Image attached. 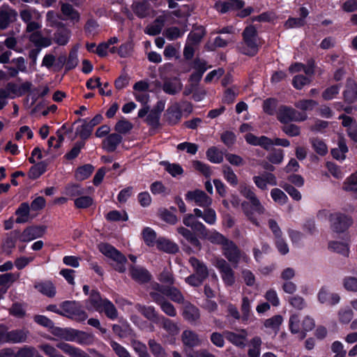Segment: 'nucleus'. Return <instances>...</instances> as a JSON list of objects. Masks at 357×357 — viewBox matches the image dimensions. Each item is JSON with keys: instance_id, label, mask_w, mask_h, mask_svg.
Returning a JSON list of instances; mask_svg holds the SVG:
<instances>
[{"instance_id": "f257e3e1", "label": "nucleus", "mask_w": 357, "mask_h": 357, "mask_svg": "<svg viewBox=\"0 0 357 357\" xmlns=\"http://www.w3.org/2000/svg\"><path fill=\"white\" fill-rule=\"evenodd\" d=\"M238 190L241 195L250 201V202L243 201L241 203V209L243 213L253 225L259 226V222L254 213L256 212L259 215H261L264 213L265 208L256 196L253 187L243 183L240 185Z\"/></svg>"}, {"instance_id": "f03ea898", "label": "nucleus", "mask_w": 357, "mask_h": 357, "mask_svg": "<svg viewBox=\"0 0 357 357\" xmlns=\"http://www.w3.org/2000/svg\"><path fill=\"white\" fill-rule=\"evenodd\" d=\"M243 41L245 47H240V52L250 57L256 56L259 50L257 43L258 31L254 25L245 26L242 32Z\"/></svg>"}, {"instance_id": "7ed1b4c3", "label": "nucleus", "mask_w": 357, "mask_h": 357, "mask_svg": "<svg viewBox=\"0 0 357 357\" xmlns=\"http://www.w3.org/2000/svg\"><path fill=\"white\" fill-rule=\"evenodd\" d=\"M100 252L105 257L112 259L116 261L114 269L120 273H123L126 271V264L128 262L126 256L122 254L116 248L109 243H102L99 245Z\"/></svg>"}, {"instance_id": "20e7f679", "label": "nucleus", "mask_w": 357, "mask_h": 357, "mask_svg": "<svg viewBox=\"0 0 357 357\" xmlns=\"http://www.w3.org/2000/svg\"><path fill=\"white\" fill-rule=\"evenodd\" d=\"M276 117L281 123L287 124L292 121H304L307 116L290 106L281 105L276 112Z\"/></svg>"}, {"instance_id": "39448f33", "label": "nucleus", "mask_w": 357, "mask_h": 357, "mask_svg": "<svg viewBox=\"0 0 357 357\" xmlns=\"http://www.w3.org/2000/svg\"><path fill=\"white\" fill-rule=\"evenodd\" d=\"M176 231L178 234L183 238V239L181 240V243L183 246V250L186 253L190 254L193 252L192 248L189 245H190L196 250H201L202 243L195 232L182 226L178 227Z\"/></svg>"}, {"instance_id": "423d86ee", "label": "nucleus", "mask_w": 357, "mask_h": 357, "mask_svg": "<svg viewBox=\"0 0 357 357\" xmlns=\"http://www.w3.org/2000/svg\"><path fill=\"white\" fill-rule=\"evenodd\" d=\"M328 220L331 229L337 234L346 231L353 223L350 216L340 212L330 213Z\"/></svg>"}, {"instance_id": "0eeeda50", "label": "nucleus", "mask_w": 357, "mask_h": 357, "mask_svg": "<svg viewBox=\"0 0 357 357\" xmlns=\"http://www.w3.org/2000/svg\"><path fill=\"white\" fill-rule=\"evenodd\" d=\"M191 67L188 68H183V73H188L191 68L194 69V72L189 77V82H192V86L199 84L201 81L203 75L207 70V62L204 59L196 57L190 63Z\"/></svg>"}, {"instance_id": "6e6552de", "label": "nucleus", "mask_w": 357, "mask_h": 357, "mask_svg": "<svg viewBox=\"0 0 357 357\" xmlns=\"http://www.w3.org/2000/svg\"><path fill=\"white\" fill-rule=\"evenodd\" d=\"M215 267L218 269L222 280L227 287H232L235 283V273L230 264L224 259L216 260Z\"/></svg>"}, {"instance_id": "1a4fd4ad", "label": "nucleus", "mask_w": 357, "mask_h": 357, "mask_svg": "<svg viewBox=\"0 0 357 357\" xmlns=\"http://www.w3.org/2000/svg\"><path fill=\"white\" fill-rule=\"evenodd\" d=\"M222 252L228 261L233 265L234 268L238 267L241 261V250L233 241L230 240L222 248Z\"/></svg>"}, {"instance_id": "9d476101", "label": "nucleus", "mask_w": 357, "mask_h": 357, "mask_svg": "<svg viewBox=\"0 0 357 357\" xmlns=\"http://www.w3.org/2000/svg\"><path fill=\"white\" fill-rule=\"evenodd\" d=\"M185 199L188 202L194 201L197 206L200 207H208L212 204V199L206 193L201 190L188 191L185 194Z\"/></svg>"}, {"instance_id": "9b49d317", "label": "nucleus", "mask_w": 357, "mask_h": 357, "mask_svg": "<svg viewBox=\"0 0 357 357\" xmlns=\"http://www.w3.org/2000/svg\"><path fill=\"white\" fill-rule=\"evenodd\" d=\"M245 4V2L243 0H219L215 3L214 8L219 13L225 14L229 11L239 10L244 7Z\"/></svg>"}, {"instance_id": "f8f14e48", "label": "nucleus", "mask_w": 357, "mask_h": 357, "mask_svg": "<svg viewBox=\"0 0 357 357\" xmlns=\"http://www.w3.org/2000/svg\"><path fill=\"white\" fill-rule=\"evenodd\" d=\"M129 272L131 278L139 284H146L152 279L150 272L142 266L130 265Z\"/></svg>"}, {"instance_id": "ddd939ff", "label": "nucleus", "mask_w": 357, "mask_h": 357, "mask_svg": "<svg viewBox=\"0 0 357 357\" xmlns=\"http://www.w3.org/2000/svg\"><path fill=\"white\" fill-rule=\"evenodd\" d=\"M248 334L245 329H241L240 333H236L230 331H225V336L227 340L234 346L243 349L246 346Z\"/></svg>"}, {"instance_id": "4468645a", "label": "nucleus", "mask_w": 357, "mask_h": 357, "mask_svg": "<svg viewBox=\"0 0 357 357\" xmlns=\"http://www.w3.org/2000/svg\"><path fill=\"white\" fill-rule=\"evenodd\" d=\"M245 142L252 146H259L265 150H269L273 145V139L262 135L257 137L251 132H248L245 135Z\"/></svg>"}, {"instance_id": "2eb2a0df", "label": "nucleus", "mask_w": 357, "mask_h": 357, "mask_svg": "<svg viewBox=\"0 0 357 357\" xmlns=\"http://www.w3.org/2000/svg\"><path fill=\"white\" fill-rule=\"evenodd\" d=\"M317 298L321 304L335 305L340 301V296L336 293H330L326 287H321L319 289Z\"/></svg>"}, {"instance_id": "dca6fc26", "label": "nucleus", "mask_w": 357, "mask_h": 357, "mask_svg": "<svg viewBox=\"0 0 357 357\" xmlns=\"http://www.w3.org/2000/svg\"><path fill=\"white\" fill-rule=\"evenodd\" d=\"M45 231V229L40 226H29L24 231L20 232V241L29 242L37 238L41 237Z\"/></svg>"}, {"instance_id": "f3484780", "label": "nucleus", "mask_w": 357, "mask_h": 357, "mask_svg": "<svg viewBox=\"0 0 357 357\" xmlns=\"http://www.w3.org/2000/svg\"><path fill=\"white\" fill-rule=\"evenodd\" d=\"M181 118L182 110L177 104L168 107L165 114V119L169 126L178 124Z\"/></svg>"}, {"instance_id": "a211bd4d", "label": "nucleus", "mask_w": 357, "mask_h": 357, "mask_svg": "<svg viewBox=\"0 0 357 357\" xmlns=\"http://www.w3.org/2000/svg\"><path fill=\"white\" fill-rule=\"evenodd\" d=\"M342 95L346 103L356 102L357 101V82L351 79H348Z\"/></svg>"}, {"instance_id": "6ab92c4d", "label": "nucleus", "mask_w": 357, "mask_h": 357, "mask_svg": "<svg viewBox=\"0 0 357 357\" xmlns=\"http://www.w3.org/2000/svg\"><path fill=\"white\" fill-rule=\"evenodd\" d=\"M20 230L15 229L6 234V237L2 242V249L7 254H10L16 246L17 240L20 241Z\"/></svg>"}, {"instance_id": "aec40b11", "label": "nucleus", "mask_w": 357, "mask_h": 357, "mask_svg": "<svg viewBox=\"0 0 357 357\" xmlns=\"http://www.w3.org/2000/svg\"><path fill=\"white\" fill-rule=\"evenodd\" d=\"M122 140V136L118 133L109 134L102 141V148L108 153H113Z\"/></svg>"}, {"instance_id": "412c9836", "label": "nucleus", "mask_w": 357, "mask_h": 357, "mask_svg": "<svg viewBox=\"0 0 357 357\" xmlns=\"http://www.w3.org/2000/svg\"><path fill=\"white\" fill-rule=\"evenodd\" d=\"M71 32L65 25L61 24L54 33L53 40L59 45H66L70 40Z\"/></svg>"}, {"instance_id": "4be33fe9", "label": "nucleus", "mask_w": 357, "mask_h": 357, "mask_svg": "<svg viewBox=\"0 0 357 357\" xmlns=\"http://www.w3.org/2000/svg\"><path fill=\"white\" fill-rule=\"evenodd\" d=\"M138 311L150 321L158 325L163 315L160 314L153 306L137 305Z\"/></svg>"}, {"instance_id": "5701e85b", "label": "nucleus", "mask_w": 357, "mask_h": 357, "mask_svg": "<svg viewBox=\"0 0 357 357\" xmlns=\"http://www.w3.org/2000/svg\"><path fill=\"white\" fill-rule=\"evenodd\" d=\"M183 87L180 79L177 77H174L172 79L165 80L162 84L163 91L169 95L174 96L178 93Z\"/></svg>"}, {"instance_id": "b1692460", "label": "nucleus", "mask_w": 357, "mask_h": 357, "mask_svg": "<svg viewBox=\"0 0 357 357\" xmlns=\"http://www.w3.org/2000/svg\"><path fill=\"white\" fill-rule=\"evenodd\" d=\"M56 347L62 350L66 354L70 357H91L87 353L82 349L73 346L66 342H59Z\"/></svg>"}, {"instance_id": "393cba45", "label": "nucleus", "mask_w": 357, "mask_h": 357, "mask_svg": "<svg viewBox=\"0 0 357 357\" xmlns=\"http://www.w3.org/2000/svg\"><path fill=\"white\" fill-rule=\"evenodd\" d=\"M29 40L34 45L36 49L39 50L40 52L42 48L50 47L52 43V39L48 37H44L40 31L32 33L29 36Z\"/></svg>"}, {"instance_id": "a878e982", "label": "nucleus", "mask_w": 357, "mask_h": 357, "mask_svg": "<svg viewBox=\"0 0 357 357\" xmlns=\"http://www.w3.org/2000/svg\"><path fill=\"white\" fill-rule=\"evenodd\" d=\"M192 31L188 36L187 41L192 45H199L202 40L206 34V30L202 25L195 24L192 25Z\"/></svg>"}, {"instance_id": "bb28decb", "label": "nucleus", "mask_w": 357, "mask_h": 357, "mask_svg": "<svg viewBox=\"0 0 357 357\" xmlns=\"http://www.w3.org/2000/svg\"><path fill=\"white\" fill-rule=\"evenodd\" d=\"M337 145V148H333L331 150V154L332 157L337 160H344L346 158V153L349 151V148L344 137H339Z\"/></svg>"}, {"instance_id": "cd10ccee", "label": "nucleus", "mask_w": 357, "mask_h": 357, "mask_svg": "<svg viewBox=\"0 0 357 357\" xmlns=\"http://www.w3.org/2000/svg\"><path fill=\"white\" fill-rule=\"evenodd\" d=\"M189 263L193 268L194 273L205 280L208 277V270L206 264L195 257L189 259Z\"/></svg>"}, {"instance_id": "c85d7f7f", "label": "nucleus", "mask_w": 357, "mask_h": 357, "mask_svg": "<svg viewBox=\"0 0 357 357\" xmlns=\"http://www.w3.org/2000/svg\"><path fill=\"white\" fill-rule=\"evenodd\" d=\"M33 287L40 294L49 298L54 297L56 293L54 284L50 280L36 282Z\"/></svg>"}, {"instance_id": "c756f323", "label": "nucleus", "mask_w": 357, "mask_h": 357, "mask_svg": "<svg viewBox=\"0 0 357 357\" xmlns=\"http://www.w3.org/2000/svg\"><path fill=\"white\" fill-rule=\"evenodd\" d=\"M29 331L25 329H15L8 331V343L17 344L26 342Z\"/></svg>"}, {"instance_id": "7c9ffc66", "label": "nucleus", "mask_w": 357, "mask_h": 357, "mask_svg": "<svg viewBox=\"0 0 357 357\" xmlns=\"http://www.w3.org/2000/svg\"><path fill=\"white\" fill-rule=\"evenodd\" d=\"M157 248L159 250L163 251L169 254H176L178 252L179 248L176 243L174 242L165 238H159L156 241Z\"/></svg>"}, {"instance_id": "2f4dec72", "label": "nucleus", "mask_w": 357, "mask_h": 357, "mask_svg": "<svg viewBox=\"0 0 357 357\" xmlns=\"http://www.w3.org/2000/svg\"><path fill=\"white\" fill-rule=\"evenodd\" d=\"M77 333V329L71 328H62L60 327H56L54 331H52V333L66 341L75 342L76 339V335Z\"/></svg>"}, {"instance_id": "473e14b6", "label": "nucleus", "mask_w": 357, "mask_h": 357, "mask_svg": "<svg viewBox=\"0 0 357 357\" xmlns=\"http://www.w3.org/2000/svg\"><path fill=\"white\" fill-rule=\"evenodd\" d=\"M99 313L104 312L105 316L110 320H115L118 317V311L115 305L108 298H105V301L100 305Z\"/></svg>"}, {"instance_id": "72a5a7b5", "label": "nucleus", "mask_w": 357, "mask_h": 357, "mask_svg": "<svg viewBox=\"0 0 357 357\" xmlns=\"http://www.w3.org/2000/svg\"><path fill=\"white\" fill-rule=\"evenodd\" d=\"M161 292L174 302L182 303L184 301V297L180 290L172 285L162 287Z\"/></svg>"}, {"instance_id": "f704fd0d", "label": "nucleus", "mask_w": 357, "mask_h": 357, "mask_svg": "<svg viewBox=\"0 0 357 357\" xmlns=\"http://www.w3.org/2000/svg\"><path fill=\"white\" fill-rule=\"evenodd\" d=\"M17 13L14 9L0 10V29H6L10 23L16 20Z\"/></svg>"}, {"instance_id": "c9c22d12", "label": "nucleus", "mask_w": 357, "mask_h": 357, "mask_svg": "<svg viewBox=\"0 0 357 357\" xmlns=\"http://www.w3.org/2000/svg\"><path fill=\"white\" fill-rule=\"evenodd\" d=\"M181 338L183 344L190 348L197 347L201 344L198 335L192 331H184Z\"/></svg>"}, {"instance_id": "e433bc0d", "label": "nucleus", "mask_w": 357, "mask_h": 357, "mask_svg": "<svg viewBox=\"0 0 357 357\" xmlns=\"http://www.w3.org/2000/svg\"><path fill=\"white\" fill-rule=\"evenodd\" d=\"M162 328L171 336H175L179 333V328L178 325L172 320L162 316L160 320V324Z\"/></svg>"}, {"instance_id": "4c0bfd02", "label": "nucleus", "mask_w": 357, "mask_h": 357, "mask_svg": "<svg viewBox=\"0 0 357 357\" xmlns=\"http://www.w3.org/2000/svg\"><path fill=\"white\" fill-rule=\"evenodd\" d=\"M47 164L45 161H40L31 166L28 172V176L31 180L38 178L47 171Z\"/></svg>"}, {"instance_id": "58836bf2", "label": "nucleus", "mask_w": 357, "mask_h": 357, "mask_svg": "<svg viewBox=\"0 0 357 357\" xmlns=\"http://www.w3.org/2000/svg\"><path fill=\"white\" fill-rule=\"evenodd\" d=\"M94 171V167L91 164H86L78 167L75 171V178L77 181H84L91 176Z\"/></svg>"}, {"instance_id": "ea45409f", "label": "nucleus", "mask_w": 357, "mask_h": 357, "mask_svg": "<svg viewBox=\"0 0 357 357\" xmlns=\"http://www.w3.org/2000/svg\"><path fill=\"white\" fill-rule=\"evenodd\" d=\"M77 122H83L82 125L77 128V133L82 139L81 141L85 142V140L90 137L93 129L92 128H89L87 119L79 118L77 121H75L74 123Z\"/></svg>"}, {"instance_id": "a19ab883", "label": "nucleus", "mask_w": 357, "mask_h": 357, "mask_svg": "<svg viewBox=\"0 0 357 357\" xmlns=\"http://www.w3.org/2000/svg\"><path fill=\"white\" fill-rule=\"evenodd\" d=\"M30 212V206L28 202H22L15 211L17 218L15 219L17 223H24L27 221Z\"/></svg>"}, {"instance_id": "79ce46f5", "label": "nucleus", "mask_w": 357, "mask_h": 357, "mask_svg": "<svg viewBox=\"0 0 357 357\" xmlns=\"http://www.w3.org/2000/svg\"><path fill=\"white\" fill-rule=\"evenodd\" d=\"M18 85L14 82H8L5 88H0V97L13 99L17 97Z\"/></svg>"}, {"instance_id": "37998d69", "label": "nucleus", "mask_w": 357, "mask_h": 357, "mask_svg": "<svg viewBox=\"0 0 357 357\" xmlns=\"http://www.w3.org/2000/svg\"><path fill=\"white\" fill-rule=\"evenodd\" d=\"M313 150L320 156H325L328 153V146L323 139L318 137L310 139Z\"/></svg>"}, {"instance_id": "c03bdc74", "label": "nucleus", "mask_w": 357, "mask_h": 357, "mask_svg": "<svg viewBox=\"0 0 357 357\" xmlns=\"http://www.w3.org/2000/svg\"><path fill=\"white\" fill-rule=\"evenodd\" d=\"M84 193V190L82 188L80 184L78 183H68L64 188L63 194L70 198H73L82 195Z\"/></svg>"}, {"instance_id": "a18cd8bd", "label": "nucleus", "mask_w": 357, "mask_h": 357, "mask_svg": "<svg viewBox=\"0 0 357 357\" xmlns=\"http://www.w3.org/2000/svg\"><path fill=\"white\" fill-rule=\"evenodd\" d=\"M261 339L255 336L250 341L248 355L249 357H259L261 353Z\"/></svg>"}, {"instance_id": "49530a36", "label": "nucleus", "mask_w": 357, "mask_h": 357, "mask_svg": "<svg viewBox=\"0 0 357 357\" xmlns=\"http://www.w3.org/2000/svg\"><path fill=\"white\" fill-rule=\"evenodd\" d=\"M206 239L213 244L222 245V248L230 241L215 229L210 231Z\"/></svg>"}, {"instance_id": "de8ad7c7", "label": "nucleus", "mask_w": 357, "mask_h": 357, "mask_svg": "<svg viewBox=\"0 0 357 357\" xmlns=\"http://www.w3.org/2000/svg\"><path fill=\"white\" fill-rule=\"evenodd\" d=\"M134 13L139 18L147 16L149 10V3L146 1L136 2L132 6Z\"/></svg>"}, {"instance_id": "09e8293b", "label": "nucleus", "mask_w": 357, "mask_h": 357, "mask_svg": "<svg viewBox=\"0 0 357 357\" xmlns=\"http://www.w3.org/2000/svg\"><path fill=\"white\" fill-rule=\"evenodd\" d=\"M78 62L79 60L77 56V50L73 48L70 51L68 56L66 57L65 73L75 68L78 64Z\"/></svg>"}, {"instance_id": "8fccbe9b", "label": "nucleus", "mask_w": 357, "mask_h": 357, "mask_svg": "<svg viewBox=\"0 0 357 357\" xmlns=\"http://www.w3.org/2000/svg\"><path fill=\"white\" fill-rule=\"evenodd\" d=\"M207 159L215 164H220L223 161V155L215 146L208 148L206 152Z\"/></svg>"}, {"instance_id": "3c124183", "label": "nucleus", "mask_w": 357, "mask_h": 357, "mask_svg": "<svg viewBox=\"0 0 357 357\" xmlns=\"http://www.w3.org/2000/svg\"><path fill=\"white\" fill-rule=\"evenodd\" d=\"M89 301L95 310H99L100 305L105 301V298L101 297L100 291L97 289H92L90 292Z\"/></svg>"}, {"instance_id": "603ef678", "label": "nucleus", "mask_w": 357, "mask_h": 357, "mask_svg": "<svg viewBox=\"0 0 357 357\" xmlns=\"http://www.w3.org/2000/svg\"><path fill=\"white\" fill-rule=\"evenodd\" d=\"M94 335L85 331L77 330L75 342L81 345H90L93 343Z\"/></svg>"}, {"instance_id": "864d4df0", "label": "nucleus", "mask_w": 357, "mask_h": 357, "mask_svg": "<svg viewBox=\"0 0 357 357\" xmlns=\"http://www.w3.org/2000/svg\"><path fill=\"white\" fill-rule=\"evenodd\" d=\"M328 248L343 256L349 255V249L347 244L340 241H331L328 243Z\"/></svg>"}, {"instance_id": "5fc2aeb1", "label": "nucleus", "mask_w": 357, "mask_h": 357, "mask_svg": "<svg viewBox=\"0 0 357 357\" xmlns=\"http://www.w3.org/2000/svg\"><path fill=\"white\" fill-rule=\"evenodd\" d=\"M166 172H167L173 177L181 175L183 173V167L178 163H170L167 161H163L161 163Z\"/></svg>"}, {"instance_id": "6e6d98bb", "label": "nucleus", "mask_w": 357, "mask_h": 357, "mask_svg": "<svg viewBox=\"0 0 357 357\" xmlns=\"http://www.w3.org/2000/svg\"><path fill=\"white\" fill-rule=\"evenodd\" d=\"M93 204V199L91 197L80 195L74 200L75 208L79 209L88 208Z\"/></svg>"}, {"instance_id": "4d7b16f0", "label": "nucleus", "mask_w": 357, "mask_h": 357, "mask_svg": "<svg viewBox=\"0 0 357 357\" xmlns=\"http://www.w3.org/2000/svg\"><path fill=\"white\" fill-rule=\"evenodd\" d=\"M142 236L144 243L149 247L153 246L157 241L156 233L151 227H145L143 229Z\"/></svg>"}, {"instance_id": "13d9d810", "label": "nucleus", "mask_w": 357, "mask_h": 357, "mask_svg": "<svg viewBox=\"0 0 357 357\" xmlns=\"http://www.w3.org/2000/svg\"><path fill=\"white\" fill-rule=\"evenodd\" d=\"M278 100L274 98H266L262 105L263 111L268 115L273 116L276 114V107Z\"/></svg>"}, {"instance_id": "bf43d9fd", "label": "nucleus", "mask_w": 357, "mask_h": 357, "mask_svg": "<svg viewBox=\"0 0 357 357\" xmlns=\"http://www.w3.org/2000/svg\"><path fill=\"white\" fill-rule=\"evenodd\" d=\"M341 86V84H337L327 87L322 92V98L325 100H331L333 99L337 95L339 94Z\"/></svg>"}, {"instance_id": "052dcab7", "label": "nucleus", "mask_w": 357, "mask_h": 357, "mask_svg": "<svg viewBox=\"0 0 357 357\" xmlns=\"http://www.w3.org/2000/svg\"><path fill=\"white\" fill-rule=\"evenodd\" d=\"M105 218L109 222L127 221L128 215L126 211L122 213L117 210H112L107 213Z\"/></svg>"}, {"instance_id": "680f3d73", "label": "nucleus", "mask_w": 357, "mask_h": 357, "mask_svg": "<svg viewBox=\"0 0 357 357\" xmlns=\"http://www.w3.org/2000/svg\"><path fill=\"white\" fill-rule=\"evenodd\" d=\"M84 146L85 142L77 141L75 142L71 150L65 154L64 158L68 160L75 159L79 155L82 149H83Z\"/></svg>"}, {"instance_id": "e2e57ef3", "label": "nucleus", "mask_w": 357, "mask_h": 357, "mask_svg": "<svg viewBox=\"0 0 357 357\" xmlns=\"http://www.w3.org/2000/svg\"><path fill=\"white\" fill-rule=\"evenodd\" d=\"M148 344L154 357H166V352L162 345L155 340H149Z\"/></svg>"}, {"instance_id": "0e129e2a", "label": "nucleus", "mask_w": 357, "mask_h": 357, "mask_svg": "<svg viewBox=\"0 0 357 357\" xmlns=\"http://www.w3.org/2000/svg\"><path fill=\"white\" fill-rule=\"evenodd\" d=\"M157 303H158L160 306L161 310L163 312H165L167 315L169 317H175L176 315V310L170 302L164 300L163 298H162L161 300H158L155 298Z\"/></svg>"}, {"instance_id": "69168bd1", "label": "nucleus", "mask_w": 357, "mask_h": 357, "mask_svg": "<svg viewBox=\"0 0 357 357\" xmlns=\"http://www.w3.org/2000/svg\"><path fill=\"white\" fill-rule=\"evenodd\" d=\"M133 128V125L131 122L126 119L119 120L115 126L114 130L118 134H126L129 132Z\"/></svg>"}, {"instance_id": "338daca9", "label": "nucleus", "mask_w": 357, "mask_h": 357, "mask_svg": "<svg viewBox=\"0 0 357 357\" xmlns=\"http://www.w3.org/2000/svg\"><path fill=\"white\" fill-rule=\"evenodd\" d=\"M62 13L73 20L78 21L79 20V13L72 5L68 3H63L61 8Z\"/></svg>"}, {"instance_id": "774afa93", "label": "nucleus", "mask_w": 357, "mask_h": 357, "mask_svg": "<svg viewBox=\"0 0 357 357\" xmlns=\"http://www.w3.org/2000/svg\"><path fill=\"white\" fill-rule=\"evenodd\" d=\"M223 176L225 179L233 187L238 184V178L231 167L225 165L223 167Z\"/></svg>"}]
</instances>
